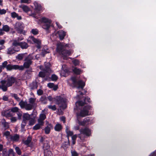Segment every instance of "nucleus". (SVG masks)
Returning a JSON list of instances; mask_svg holds the SVG:
<instances>
[{
    "label": "nucleus",
    "mask_w": 156,
    "mask_h": 156,
    "mask_svg": "<svg viewBox=\"0 0 156 156\" xmlns=\"http://www.w3.org/2000/svg\"><path fill=\"white\" fill-rule=\"evenodd\" d=\"M91 108V107L90 106H87L85 107L83 110L77 114V117L78 120V124L80 126H84L86 124H89L88 122L90 121V119L88 118H85L83 120L81 121L80 120V117H83L88 115V111Z\"/></svg>",
    "instance_id": "1"
},
{
    "label": "nucleus",
    "mask_w": 156,
    "mask_h": 156,
    "mask_svg": "<svg viewBox=\"0 0 156 156\" xmlns=\"http://www.w3.org/2000/svg\"><path fill=\"white\" fill-rule=\"evenodd\" d=\"M48 99L50 101H55L56 104L59 105V106L63 109L66 108V103L67 100L66 99H64L60 97L53 98L51 96H49L48 97Z\"/></svg>",
    "instance_id": "2"
},
{
    "label": "nucleus",
    "mask_w": 156,
    "mask_h": 156,
    "mask_svg": "<svg viewBox=\"0 0 156 156\" xmlns=\"http://www.w3.org/2000/svg\"><path fill=\"white\" fill-rule=\"evenodd\" d=\"M56 50L59 54H62L64 58L70 55L73 52L72 51L65 50L64 49V47L61 43L58 44Z\"/></svg>",
    "instance_id": "3"
},
{
    "label": "nucleus",
    "mask_w": 156,
    "mask_h": 156,
    "mask_svg": "<svg viewBox=\"0 0 156 156\" xmlns=\"http://www.w3.org/2000/svg\"><path fill=\"white\" fill-rule=\"evenodd\" d=\"M19 45L18 42L16 40H14L12 44V46L7 49V53L8 54L12 55L16 52L19 51V48L17 47Z\"/></svg>",
    "instance_id": "4"
},
{
    "label": "nucleus",
    "mask_w": 156,
    "mask_h": 156,
    "mask_svg": "<svg viewBox=\"0 0 156 156\" xmlns=\"http://www.w3.org/2000/svg\"><path fill=\"white\" fill-rule=\"evenodd\" d=\"M69 82L71 81L73 84L75 86L76 85V84H77L78 85L77 88L78 89H79L80 88L83 89L85 85V83L81 80L79 81L76 82V79L75 77H72L71 79L69 80Z\"/></svg>",
    "instance_id": "5"
},
{
    "label": "nucleus",
    "mask_w": 156,
    "mask_h": 156,
    "mask_svg": "<svg viewBox=\"0 0 156 156\" xmlns=\"http://www.w3.org/2000/svg\"><path fill=\"white\" fill-rule=\"evenodd\" d=\"M24 27V24L22 22H17L14 26L15 29L20 34L23 33Z\"/></svg>",
    "instance_id": "6"
},
{
    "label": "nucleus",
    "mask_w": 156,
    "mask_h": 156,
    "mask_svg": "<svg viewBox=\"0 0 156 156\" xmlns=\"http://www.w3.org/2000/svg\"><path fill=\"white\" fill-rule=\"evenodd\" d=\"M42 21L43 23L42 25L43 28L48 30L51 26V21L50 20L44 17L42 18Z\"/></svg>",
    "instance_id": "7"
},
{
    "label": "nucleus",
    "mask_w": 156,
    "mask_h": 156,
    "mask_svg": "<svg viewBox=\"0 0 156 156\" xmlns=\"http://www.w3.org/2000/svg\"><path fill=\"white\" fill-rule=\"evenodd\" d=\"M28 42L30 44L36 43L37 44V47L38 48H40L41 41L38 39L35 38L32 36H30L27 39Z\"/></svg>",
    "instance_id": "8"
},
{
    "label": "nucleus",
    "mask_w": 156,
    "mask_h": 156,
    "mask_svg": "<svg viewBox=\"0 0 156 156\" xmlns=\"http://www.w3.org/2000/svg\"><path fill=\"white\" fill-rule=\"evenodd\" d=\"M33 58L31 55H30L26 57L25 59V62L24 63L23 66L27 68H28L31 64L32 62L31 60Z\"/></svg>",
    "instance_id": "9"
},
{
    "label": "nucleus",
    "mask_w": 156,
    "mask_h": 156,
    "mask_svg": "<svg viewBox=\"0 0 156 156\" xmlns=\"http://www.w3.org/2000/svg\"><path fill=\"white\" fill-rule=\"evenodd\" d=\"M6 68L8 70H11L12 69H18L19 70H23L24 68L23 66H20L18 65H8L6 66Z\"/></svg>",
    "instance_id": "10"
},
{
    "label": "nucleus",
    "mask_w": 156,
    "mask_h": 156,
    "mask_svg": "<svg viewBox=\"0 0 156 156\" xmlns=\"http://www.w3.org/2000/svg\"><path fill=\"white\" fill-rule=\"evenodd\" d=\"M80 134L79 135V137L81 139L80 134H83L87 136H90L91 134L90 130L87 128H85L84 129H81L80 130Z\"/></svg>",
    "instance_id": "11"
},
{
    "label": "nucleus",
    "mask_w": 156,
    "mask_h": 156,
    "mask_svg": "<svg viewBox=\"0 0 156 156\" xmlns=\"http://www.w3.org/2000/svg\"><path fill=\"white\" fill-rule=\"evenodd\" d=\"M8 86L5 80H2L0 81V89L3 91H6L7 90Z\"/></svg>",
    "instance_id": "12"
},
{
    "label": "nucleus",
    "mask_w": 156,
    "mask_h": 156,
    "mask_svg": "<svg viewBox=\"0 0 156 156\" xmlns=\"http://www.w3.org/2000/svg\"><path fill=\"white\" fill-rule=\"evenodd\" d=\"M16 79L15 78L11 77L8 78L6 81V83L8 87H9L12 85L16 81Z\"/></svg>",
    "instance_id": "13"
},
{
    "label": "nucleus",
    "mask_w": 156,
    "mask_h": 156,
    "mask_svg": "<svg viewBox=\"0 0 156 156\" xmlns=\"http://www.w3.org/2000/svg\"><path fill=\"white\" fill-rule=\"evenodd\" d=\"M46 118V114L44 113V111H42L40 114L39 118L38 119L37 121L41 123L44 124V120Z\"/></svg>",
    "instance_id": "14"
},
{
    "label": "nucleus",
    "mask_w": 156,
    "mask_h": 156,
    "mask_svg": "<svg viewBox=\"0 0 156 156\" xmlns=\"http://www.w3.org/2000/svg\"><path fill=\"white\" fill-rule=\"evenodd\" d=\"M90 100V98L87 97L85 98V99L84 100V101H85L84 103L83 102H82L81 101H77L76 103V106H82L84 105L85 104H86V103H87V102H89Z\"/></svg>",
    "instance_id": "15"
},
{
    "label": "nucleus",
    "mask_w": 156,
    "mask_h": 156,
    "mask_svg": "<svg viewBox=\"0 0 156 156\" xmlns=\"http://www.w3.org/2000/svg\"><path fill=\"white\" fill-rule=\"evenodd\" d=\"M19 135L17 134H15L13 136H11L9 140H11L13 142H17L19 141Z\"/></svg>",
    "instance_id": "16"
},
{
    "label": "nucleus",
    "mask_w": 156,
    "mask_h": 156,
    "mask_svg": "<svg viewBox=\"0 0 156 156\" xmlns=\"http://www.w3.org/2000/svg\"><path fill=\"white\" fill-rule=\"evenodd\" d=\"M48 86L50 88H53L54 90H56L58 88L57 85H55L53 83H49L48 84Z\"/></svg>",
    "instance_id": "17"
},
{
    "label": "nucleus",
    "mask_w": 156,
    "mask_h": 156,
    "mask_svg": "<svg viewBox=\"0 0 156 156\" xmlns=\"http://www.w3.org/2000/svg\"><path fill=\"white\" fill-rule=\"evenodd\" d=\"M34 4L35 5V9L36 11L37 12V13L39 12L42 10V7L41 5H38V3L37 2H34Z\"/></svg>",
    "instance_id": "18"
},
{
    "label": "nucleus",
    "mask_w": 156,
    "mask_h": 156,
    "mask_svg": "<svg viewBox=\"0 0 156 156\" xmlns=\"http://www.w3.org/2000/svg\"><path fill=\"white\" fill-rule=\"evenodd\" d=\"M49 50L47 48V47L44 46L42 49V51L41 53V55H42L43 57H44L45 54L47 53H49Z\"/></svg>",
    "instance_id": "19"
},
{
    "label": "nucleus",
    "mask_w": 156,
    "mask_h": 156,
    "mask_svg": "<svg viewBox=\"0 0 156 156\" xmlns=\"http://www.w3.org/2000/svg\"><path fill=\"white\" fill-rule=\"evenodd\" d=\"M58 34L60 39L61 40L64 38L66 35V33L62 30L59 31L58 32Z\"/></svg>",
    "instance_id": "20"
},
{
    "label": "nucleus",
    "mask_w": 156,
    "mask_h": 156,
    "mask_svg": "<svg viewBox=\"0 0 156 156\" xmlns=\"http://www.w3.org/2000/svg\"><path fill=\"white\" fill-rule=\"evenodd\" d=\"M18 43L19 44V45H17V47L20 46L23 49H26L28 47V46L27 44L25 42H18Z\"/></svg>",
    "instance_id": "21"
},
{
    "label": "nucleus",
    "mask_w": 156,
    "mask_h": 156,
    "mask_svg": "<svg viewBox=\"0 0 156 156\" xmlns=\"http://www.w3.org/2000/svg\"><path fill=\"white\" fill-rule=\"evenodd\" d=\"M19 7L22 8L23 11L26 12H29L30 10L29 7L26 5H21L19 6Z\"/></svg>",
    "instance_id": "22"
},
{
    "label": "nucleus",
    "mask_w": 156,
    "mask_h": 156,
    "mask_svg": "<svg viewBox=\"0 0 156 156\" xmlns=\"http://www.w3.org/2000/svg\"><path fill=\"white\" fill-rule=\"evenodd\" d=\"M52 128L51 124H49L48 125L45 127L44 129L45 133L46 134H49L50 132L51 129Z\"/></svg>",
    "instance_id": "23"
},
{
    "label": "nucleus",
    "mask_w": 156,
    "mask_h": 156,
    "mask_svg": "<svg viewBox=\"0 0 156 156\" xmlns=\"http://www.w3.org/2000/svg\"><path fill=\"white\" fill-rule=\"evenodd\" d=\"M2 115L6 117H11L12 115L11 113V112L9 111H6L2 113Z\"/></svg>",
    "instance_id": "24"
},
{
    "label": "nucleus",
    "mask_w": 156,
    "mask_h": 156,
    "mask_svg": "<svg viewBox=\"0 0 156 156\" xmlns=\"http://www.w3.org/2000/svg\"><path fill=\"white\" fill-rule=\"evenodd\" d=\"M44 124L41 123L39 122H38V123L36 124L35 126H34L33 128V129L34 130H37L39 129L41 127L43 126Z\"/></svg>",
    "instance_id": "25"
},
{
    "label": "nucleus",
    "mask_w": 156,
    "mask_h": 156,
    "mask_svg": "<svg viewBox=\"0 0 156 156\" xmlns=\"http://www.w3.org/2000/svg\"><path fill=\"white\" fill-rule=\"evenodd\" d=\"M62 128V126L61 124L57 123L55 126L54 128L56 131H59L61 130Z\"/></svg>",
    "instance_id": "26"
},
{
    "label": "nucleus",
    "mask_w": 156,
    "mask_h": 156,
    "mask_svg": "<svg viewBox=\"0 0 156 156\" xmlns=\"http://www.w3.org/2000/svg\"><path fill=\"white\" fill-rule=\"evenodd\" d=\"M3 135L6 137L8 140H9L11 135H10V133L9 132L7 131L4 132L3 133Z\"/></svg>",
    "instance_id": "27"
},
{
    "label": "nucleus",
    "mask_w": 156,
    "mask_h": 156,
    "mask_svg": "<svg viewBox=\"0 0 156 156\" xmlns=\"http://www.w3.org/2000/svg\"><path fill=\"white\" fill-rule=\"evenodd\" d=\"M25 55L26 54L25 53L19 54L16 57V58L20 60H22L25 57Z\"/></svg>",
    "instance_id": "28"
},
{
    "label": "nucleus",
    "mask_w": 156,
    "mask_h": 156,
    "mask_svg": "<svg viewBox=\"0 0 156 156\" xmlns=\"http://www.w3.org/2000/svg\"><path fill=\"white\" fill-rule=\"evenodd\" d=\"M10 29L8 25H6L3 26L2 29L3 31L8 32L9 31Z\"/></svg>",
    "instance_id": "29"
},
{
    "label": "nucleus",
    "mask_w": 156,
    "mask_h": 156,
    "mask_svg": "<svg viewBox=\"0 0 156 156\" xmlns=\"http://www.w3.org/2000/svg\"><path fill=\"white\" fill-rule=\"evenodd\" d=\"M31 140L32 138L31 137L29 136L27 140L23 141V143L26 145H27L30 143Z\"/></svg>",
    "instance_id": "30"
},
{
    "label": "nucleus",
    "mask_w": 156,
    "mask_h": 156,
    "mask_svg": "<svg viewBox=\"0 0 156 156\" xmlns=\"http://www.w3.org/2000/svg\"><path fill=\"white\" fill-rule=\"evenodd\" d=\"M73 72L76 74H79L82 73V71L80 69L75 68L73 69Z\"/></svg>",
    "instance_id": "31"
},
{
    "label": "nucleus",
    "mask_w": 156,
    "mask_h": 156,
    "mask_svg": "<svg viewBox=\"0 0 156 156\" xmlns=\"http://www.w3.org/2000/svg\"><path fill=\"white\" fill-rule=\"evenodd\" d=\"M32 105L30 104H27V102L25 108L27 110H30L32 109Z\"/></svg>",
    "instance_id": "32"
},
{
    "label": "nucleus",
    "mask_w": 156,
    "mask_h": 156,
    "mask_svg": "<svg viewBox=\"0 0 156 156\" xmlns=\"http://www.w3.org/2000/svg\"><path fill=\"white\" fill-rule=\"evenodd\" d=\"M30 118V115L27 113H25L23 115V120H25L26 121V120H28Z\"/></svg>",
    "instance_id": "33"
},
{
    "label": "nucleus",
    "mask_w": 156,
    "mask_h": 156,
    "mask_svg": "<svg viewBox=\"0 0 156 156\" xmlns=\"http://www.w3.org/2000/svg\"><path fill=\"white\" fill-rule=\"evenodd\" d=\"M14 147L18 155H20L21 154V151L20 148L16 146H14Z\"/></svg>",
    "instance_id": "34"
},
{
    "label": "nucleus",
    "mask_w": 156,
    "mask_h": 156,
    "mask_svg": "<svg viewBox=\"0 0 156 156\" xmlns=\"http://www.w3.org/2000/svg\"><path fill=\"white\" fill-rule=\"evenodd\" d=\"M26 102H24L23 101H21L19 103V105L22 108H25L26 104Z\"/></svg>",
    "instance_id": "35"
},
{
    "label": "nucleus",
    "mask_w": 156,
    "mask_h": 156,
    "mask_svg": "<svg viewBox=\"0 0 156 156\" xmlns=\"http://www.w3.org/2000/svg\"><path fill=\"white\" fill-rule=\"evenodd\" d=\"M45 156H52L51 152L49 151H44Z\"/></svg>",
    "instance_id": "36"
},
{
    "label": "nucleus",
    "mask_w": 156,
    "mask_h": 156,
    "mask_svg": "<svg viewBox=\"0 0 156 156\" xmlns=\"http://www.w3.org/2000/svg\"><path fill=\"white\" fill-rule=\"evenodd\" d=\"M66 132L67 134V135L68 136H72L73 134V132L71 131H70L69 130L67 129V127L66 128Z\"/></svg>",
    "instance_id": "37"
},
{
    "label": "nucleus",
    "mask_w": 156,
    "mask_h": 156,
    "mask_svg": "<svg viewBox=\"0 0 156 156\" xmlns=\"http://www.w3.org/2000/svg\"><path fill=\"white\" fill-rule=\"evenodd\" d=\"M58 78V76L55 74H53L51 77V79L52 81H56Z\"/></svg>",
    "instance_id": "38"
},
{
    "label": "nucleus",
    "mask_w": 156,
    "mask_h": 156,
    "mask_svg": "<svg viewBox=\"0 0 156 156\" xmlns=\"http://www.w3.org/2000/svg\"><path fill=\"white\" fill-rule=\"evenodd\" d=\"M49 148V146L48 144H44L43 146V148L44 151H47L48 150Z\"/></svg>",
    "instance_id": "39"
},
{
    "label": "nucleus",
    "mask_w": 156,
    "mask_h": 156,
    "mask_svg": "<svg viewBox=\"0 0 156 156\" xmlns=\"http://www.w3.org/2000/svg\"><path fill=\"white\" fill-rule=\"evenodd\" d=\"M40 100L43 103H46V100L44 97H42L40 99Z\"/></svg>",
    "instance_id": "40"
},
{
    "label": "nucleus",
    "mask_w": 156,
    "mask_h": 156,
    "mask_svg": "<svg viewBox=\"0 0 156 156\" xmlns=\"http://www.w3.org/2000/svg\"><path fill=\"white\" fill-rule=\"evenodd\" d=\"M31 33L34 35H36L38 34V31L37 29H33L31 30Z\"/></svg>",
    "instance_id": "41"
},
{
    "label": "nucleus",
    "mask_w": 156,
    "mask_h": 156,
    "mask_svg": "<svg viewBox=\"0 0 156 156\" xmlns=\"http://www.w3.org/2000/svg\"><path fill=\"white\" fill-rule=\"evenodd\" d=\"M73 64L75 66H77L79 64L80 62L77 59H75L72 61Z\"/></svg>",
    "instance_id": "42"
},
{
    "label": "nucleus",
    "mask_w": 156,
    "mask_h": 156,
    "mask_svg": "<svg viewBox=\"0 0 156 156\" xmlns=\"http://www.w3.org/2000/svg\"><path fill=\"white\" fill-rule=\"evenodd\" d=\"M19 108L17 107H14L12 108L11 109V111L13 112H17L19 111Z\"/></svg>",
    "instance_id": "43"
},
{
    "label": "nucleus",
    "mask_w": 156,
    "mask_h": 156,
    "mask_svg": "<svg viewBox=\"0 0 156 156\" xmlns=\"http://www.w3.org/2000/svg\"><path fill=\"white\" fill-rule=\"evenodd\" d=\"M8 154L11 156H14V152L13 150L12 149H10L9 151Z\"/></svg>",
    "instance_id": "44"
},
{
    "label": "nucleus",
    "mask_w": 156,
    "mask_h": 156,
    "mask_svg": "<svg viewBox=\"0 0 156 156\" xmlns=\"http://www.w3.org/2000/svg\"><path fill=\"white\" fill-rule=\"evenodd\" d=\"M48 108L53 110V111H55L56 108V106H55V105H49L48 106Z\"/></svg>",
    "instance_id": "45"
},
{
    "label": "nucleus",
    "mask_w": 156,
    "mask_h": 156,
    "mask_svg": "<svg viewBox=\"0 0 156 156\" xmlns=\"http://www.w3.org/2000/svg\"><path fill=\"white\" fill-rule=\"evenodd\" d=\"M12 96L14 98L17 100V101H20V98L17 96V95L16 94H13L12 95Z\"/></svg>",
    "instance_id": "46"
},
{
    "label": "nucleus",
    "mask_w": 156,
    "mask_h": 156,
    "mask_svg": "<svg viewBox=\"0 0 156 156\" xmlns=\"http://www.w3.org/2000/svg\"><path fill=\"white\" fill-rule=\"evenodd\" d=\"M43 93V91L41 89H39L37 90V93L38 95H41Z\"/></svg>",
    "instance_id": "47"
},
{
    "label": "nucleus",
    "mask_w": 156,
    "mask_h": 156,
    "mask_svg": "<svg viewBox=\"0 0 156 156\" xmlns=\"http://www.w3.org/2000/svg\"><path fill=\"white\" fill-rule=\"evenodd\" d=\"M39 75L40 77H43L45 76V73L44 72H40L39 73Z\"/></svg>",
    "instance_id": "48"
},
{
    "label": "nucleus",
    "mask_w": 156,
    "mask_h": 156,
    "mask_svg": "<svg viewBox=\"0 0 156 156\" xmlns=\"http://www.w3.org/2000/svg\"><path fill=\"white\" fill-rule=\"evenodd\" d=\"M8 64V62L7 61H5L2 63V66L4 68L5 67L6 68V66H7V64Z\"/></svg>",
    "instance_id": "49"
},
{
    "label": "nucleus",
    "mask_w": 156,
    "mask_h": 156,
    "mask_svg": "<svg viewBox=\"0 0 156 156\" xmlns=\"http://www.w3.org/2000/svg\"><path fill=\"white\" fill-rule=\"evenodd\" d=\"M18 14L15 12H13L11 13V16L12 18H15L17 17Z\"/></svg>",
    "instance_id": "50"
},
{
    "label": "nucleus",
    "mask_w": 156,
    "mask_h": 156,
    "mask_svg": "<svg viewBox=\"0 0 156 156\" xmlns=\"http://www.w3.org/2000/svg\"><path fill=\"white\" fill-rule=\"evenodd\" d=\"M72 156H78V154L75 151H71Z\"/></svg>",
    "instance_id": "51"
},
{
    "label": "nucleus",
    "mask_w": 156,
    "mask_h": 156,
    "mask_svg": "<svg viewBox=\"0 0 156 156\" xmlns=\"http://www.w3.org/2000/svg\"><path fill=\"white\" fill-rule=\"evenodd\" d=\"M26 124V121L24 120H23V122H22L21 124V127L22 128H23L24 126H25Z\"/></svg>",
    "instance_id": "52"
},
{
    "label": "nucleus",
    "mask_w": 156,
    "mask_h": 156,
    "mask_svg": "<svg viewBox=\"0 0 156 156\" xmlns=\"http://www.w3.org/2000/svg\"><path fill=\"white\" fill-rule=\"evenodd\" d=\"M6 12V10L4 9H0V14L2 15L5 14Z\"/></svg>",
    "instance_id": "53"
},
{
    "label": "nucleus",
    "mask_w": 156,
    "mask_h": 156,
    "mask_svg": "<svg viewBox=\"0 0 156 156\" xmlns=\"http://www.w3.org/2000/svg\"><path fill=\"white\" fill-rule=\"evenodd\" d=\"M35 101V99L33 98H30L29 99V102L31 104H33Z\"/></svg>",
    "instance_id": "54"
},
{
    "label": "nucleus",
    "mask_w": 156,
    "mask_h": 156,
    "mask_svg": "<svg viewBox=\"0 0 156 156\" xmlns=\"http://www.w3.org/2000/svg\"><path fill=\"white\" fill-rule=\"evenodd\" d=\"M35 122L34 120L32 119L29 121V124L30 125H33L34 123Z\"/></svg>",
    "instance_id": "55"
},
{
    "label": "nucleus",
    "mask_w": 156,
    "mask_h": 156,
    "mask_svg": "<svg viewBox=\"0 0 156 156\" xmlns=\"http://www.w3.org/2000/svg\"><path fill=\"white\" fill-rule=\"evenodd\" d=\"M2 99L5 101H8V97L6 96H4L2 98Z\"/></svg>",
    "instance_id": "56"
},
{
    "label": "nucleus",
    "mask_w": 156,
    "mask_h": 156,
    "mask_svg": "<svg viewBox=\"0 0 156 156\" xmlns=\"http://www.w3.org/2000/svg\"><path fill=\"white\" fill-rule=\"evenodd\" d=\"M11 120L12 122H15L16 121L17 119L15 117H12L11 119Z\"/></svg>",
    "instance_id": "57"
},
{
    "label": "nucleus",
    "mask_w": 156,
    "mask_h": 156,
    "mask_svg": "<svg viewBox=\"0 0 156 156\" xmlns=\"http://www.w3.org/2000/svg\"><path fill=\"white\" fill-rule=\"evenodd\" d=\"M43 57L41 54H37L35 56V58L37 59H38L41 57Z\"/></svg>",
    "instance_id": "58"
},
{
    "label": "nucleus",
    "mask_w": 156,
    "mask_h": 156,
    "mask_svg": "<svg viewBox=\"0 0 156 156\" xmlns=\"http://www.w3.org/2000/svg\"><path fill=\"white\" fill-rule=\"evenodd\" d=\"M77 137V136L76 135H73L72 137V140H76Z\"/></svg>",
    "instance_id": "59"
},
{
    "label": "nucleus",
    "mask_w": 156,
    "mask_h": 156,
    "mask_svg": "<svg viewBox=\"0 0 156 156\" xmlns=\"http://www.w3.org/2000/svg\"><path fill=\"white\" fill-rule=\"evenodd\" d=\"M5 41L4 40H0V45H3L5 43Z\"/></svg>",
    "instance_id": "60"
},
{
    "label": "nucleus",
    "mask_w": 156,
    "mask_h": 156,
    "mask_svg": "<svg viewBox=\"0 0 156 156\" xmlns=\"http://www.w3.org/2000/svg\"><path fill=\"white\" fill-rule=\"evenodd\" d=\"M74 129L75 130H78L79 129L80 127L79 126H74Z\"/></svg>",
    "instance_id": "61"
},
{
    "label": "nucleus",
    "mask_w": 156,
    "mask_h": 156,
    "mask_svg": "<svg viewBox=\"0 0 156 156\" xmlns=\"http://www.w3.org/2000/svg\"><path fill=\"white\" fill-rule=\"evenodd\" d=\"M4 34V32L2 29H0V36Z\"/></svg>",
    "instance_id": "62"
},
{
    "label": "nucleus",
    "mask_w": 156,
    "mask_h": 156,
    "mask_svg": "<svg viewBox=\"0 0 156 156\" xmlns=\"http://www.w3.org/2000/svg\"><path fill=\"white\" fill-rule=\"evenodd\" d=\"M60 119L61 121H63L64 123L65 122V118L64 117H62L60 118Z\"/></svg>",
    "instance_id": "63"
},
{
    "label": "nucleus",
    "mask_w": 156,
    "mask_h": 156,
    "mask_svg": "<svg viewBox=\"0 0 156 156\" xmlns=\"http://www.w3.org/2000/svg\"><path fill=\"white\" fill-rule=\"evenodd\" d=\"M156 154L155 152H154L152 153H151L150 156H156Z\"/></svg>",
    "instance_id": "64"
}]
</instances>
